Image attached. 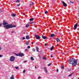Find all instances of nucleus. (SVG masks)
Masks as SVG:
<instances>
[{
    "label": "nucleus",
    "instance_id": "nucleus-1",
    "mask_svg": "<svg viewBox=\"0 0 79 79\" xmlns=\"http://www.w3.org/2000/svg\"><path fill=\"white\" fill-rule=\"evenodd\" d=\"M8 23H7L6 21L4 20L3 23V25L4 26V27L6 29L13 27H15L16 25H13L11 24H8Z\"/></svg>",
    "mask_w": 79,
    "mask_h": 79
},
{
    "label": "nucleus",
    "instance_id": "nucleus-2",
    "mask_svg": "<svg viewBox=\"0 0 79 79\" xmlns=\"http://www.w3.org/2000/svg\"><path fill=\"white\" fill-rule=\"evenodd\" d=\"M69 63L72 64V66H76L77 65V60L74 58H71L69 60Z\"/></svg>",
    "mask_w": 79,
    "mask_h": 79
},
{
    "label": "nucleus",
    "instance_id": "nucleus-3",
    "mask_svg": "<svg viewBox=\"0 0 79 79\" xmlns=\"http://www.w3.org/2000/svg\"><path fill=\"white\" fill-rule=\"evenodd\" d=\"M15 55L16 56H24V55L23 54V53H19L18 54H17L16 53H15Z\"/></svg>",
    "mask_w": 79,
    "mask_h": 79
},
{
    "label": "nucleus",
    "instance_id": "nucleus-4",
    "mask_svg": "<svg viewBox=\"0 0 79 79\" xmlns=\"http://www.w3.org/2000/svg\"><path fill=\"white\" fill-rule=\"evenodd\" d=\"M15 60V56H12L10 57V61H14Z\"/></svg>",
    "mask_w": 79,
    "mask_h": 79
},
{
    "label": "nucleus",
    "instance_id": "nucleus-5",
    "mask_svg": "<svg viewBox=\"0 0 79 79\" xmlns=\"http://www.w3.org/2000/svg\"><path fill=\"white\" fill-rule=\"evenodd\" d=\"M35 37L36 38V39H38L39 40V39H40V37H39V35L37 34H35Z\"/></svg>",
    "mask_w": 79,
    "mask_h": 79
},
{
    "label": "nucleus",
    "instance_id": "nucleus-6",
    "mask_svg": "<svg viewBox=\"0 0 79 79\" xmlns=\"http://www.w3.org/2000/svg\"><path fill=\"white\" fill-rule=\"evenodd\" d=\"M62 2L64 6H67V4L65 3L64 1H62Z\"/></svg>",
    "mask_w": 79,
    "mask_h": 79
},
{
    "label": "nucleus",
    "instance_id": "nucleus-7",
    "mask_svg": "<svg viewBox=\"0 0 79 79\" xmlns=\"http://www.w3.org/2000/svg\"><path fill=\"white\" fill-rule=\"evenodd\" d=\"M77 23L74 26V30L75 29H77Z\"/></svg>",
    "mask_w": 79,
    "mask_h": 79
},
{
    "label": "nucleus",
    "instance_id": "nucleus-8",
    "mask_svg": "<svg viewBox=\"0 0 79 79\" xmlns=\"http://www.w3.org/2000/svg\"><path fill=\"white\" fill-rule=\"evenodd\" d=\"M43 69H44L45 72L46 73H47V68L45 67L43 68Z\"/></svg>",
    "mask_w": 79,
    "mask_h": 79
},
{
    "label": "nucleus",
    "instance_id": "nucleus-9",
    "mask_svg": "<svg viewBox=\"0 0 79 79\" xmlns=\"http://www.w3.org/2000/svg\"><path fill=\"white\" fill-rule=\"evenodd\" d=\"M26 39H27V40H29V39H30V37H29V35H27L26 36Z\"/></svg>",
    "mask_w": 79,
    "mask_h": 79
},
{
    "label": "nucleus",
    "instance_id": "nucleus-10",
    "mask_svg": "<svg viewBox=\"0 0 79 79\" xmlns=\"http://www.w3.org/2000/svg\"><path fill=\"white\" fill-rule=\"evenodd\" d=\"M42 38H43V39H48V38H46L45 37V36H44L43 35H42Z\"/></svg>",
    "mask_w": 79,
    "mask_h": 79
},
{
    "label": "nucleus",
    "instance_id": "nucleus-11",
    "mask_svg": "<svg viewBox=\"0 0 79 79\" xmlns=\"http://www.w3.org/2000/svg\"><path fill=\"white\" fill-rule=\"evenodd\" d=\"M55 34H51L50 37H55Z\"/></svg>",
    "mask_w": 79,
    "mask_h": 79
},
{
    "label": "nucleus",
    "instance_id": "nucleus-12",
    "mask_svg": "<svg viewBox=\"0 0 79 79\" xmlns=\"http://www.w3.org/2000/svg\"><path fill=\"white\" fill-rule=\"evenodd\" d=\"M15 78H14V75H11V77H10V79H14Z\"/></svg>",
    "mask_w": 79,
    "mask_h": 79
},
{
    "label": "nucleus",
    "instance_id": "nucleus-13",
    "mask_svg": "<svg viewBox=\"0 0 79 79\" xmlns=\"http://www.w3.org/2000/svg\"><path fill=\"white\" fill-rule=\"evenodd\" d=\"M56 42H60V39H58V38H56Z\"/></svg>",
    "mask_w": 79,
    "mask_h": 79
},
{
    "label": "nucleus",
    "instance_id": "nucleus-14",
    "mask_svg": "<svg viewBox=\"0 0 79 79\" xmlns=\"http://www.w3.org/2000/svg\"><path fill=\"white\" fill-rule=\"evenodd\" d=\"M36 50L38 52H39V48L37 46H36Z\"/></svg>",
    "mask_w": 79,
    "mask_h": 79
},
{
    "label": "nucleus",
    "instance_id": "nucleus-15",
    "mask_svg": "<svg viewBox=\"0 0 79 79\" xmlns=\"http://www.w3.org/2000/svg\"><path fill=\"white\" fill-rule=\"evenodd\" d=\"M53 46H52V48H51V49H50V50H51V51H52V50H53Z\"/></svg>",
    "mask_w": 79,
    "mask_h": 79
},
{
    "label": "nucleus",
    "instance_id": "nucleus-16",
    "mask_svg": "<svg viewBox=\"0 0 79 79\" xmlns=\"http://www.w3.org/2000/svg\"><path fill=\"white\" fill-rule=\"evenodd\" d=\"M30 21H33V20H34V18H31V19H29Z\"/></svg>",
    "mask_w": 79,
    "mask_h": 79
},
{
    "label": "nucleus",
    "instance_id": "nucleus-17",
    "mask_svg": "<svg viewBox=\"0 0 79 79\" xmlns=\"http://www.w3.org/2000/svg\"><path fill=\"white\" fill-rule=\"evenodd\" d=\"M31 59L32 61H33V60H34V58H33L32 57H31Z\"/></svg>",
    "mask_w": 79,
    "mask_h": 79
},
{
    "label": "nucleus",
    "instance_id": "nucleus-18",
    "mask_svg": "<svg viewBox=\"0 0 79 79\" xmlns=\"http://www.w3.org/2000/svg\"><path fill=\"white\" fill-rule=\"evenodd\" d=\"M31 5H34V3L33 2L31 3L30 4V6H31Z\"/></svg>",
    "mask_w": 79,
    "mask_h": 79
},
{
    "label": "nucleus",
    "instance_id": "nucleus-19",
    "mask_svg": "<svg viewBox=\"0 0 79 79\" xmlns=\"http://www.w3.org/2000/svg\"><path fill=\"white\" fill-rule=\"evenodd\" d=\"M29 26V24H27L26 26V27H28Z\"/></svg>",
    "mask_w": 79,
    "mask_h": 79
},
{
    "label": "nucleus",
    "instance_id": "nucleus-20",
    "mask_svg": "<svg viewBox=\"0 0 79 79\" xmlns=\"http://www.w3.org/2000/svg\"><path fill=\"white\" fill-rule=\"evenodd\" d=\"M73 73H72L71 74L69 75V77H71L72 75H73Z\"/></svg>",
    "mask_w": 79,
    "mask_h": 79
},
{
    "label": "nucleus",
    "instance_id": "nucleus-21",
    "mask_svg": "<svg viewBox=\"0 0 79 79\" xmlns=\"http://www.w3.org/2000/svg\"><path fill=\"white\" fill-rule=\"evenodd\" d=\"M15 68L16 69H19V67H15Z\"/></svg>",
    "mask_w": 79,
    "mask_h": 79
},
{
    "label": "nucleus",
    "instance_id": "nucleus-22",
    "mask_svg": "<svg viewBox=\"0 0 79 79\" xmlns=\"http://www.w3.org/2000/svg\"><path fill=\"white\" fill-rule=\"evenodd\" d=\"M11 16H13V17L15 16H16V15L15 14H12L11 15Z\"/></svg>",
    "mask_w": 79,
    "mask_h": 79
},
{
    "label": "nucleus",
    "instance_id": "nucleus-23",
    "mask_svg": "<svg viewBox=\"0 0 79 79\" xmlns=\"http://www.w3.org/2000/svg\"><path fill=\"white\" fill-rule=\"evenodd\" d=\"M25 44L27 45H29V43L27 42L26 43H25Z\"/></svg>",
    "mask_w": 79,
    "mask_h": 79
},
{
    "label": "nucleus",
    "instance_id": "nucleus-24",
    "mask_svg": "<svg viewBox=\"0 0 79 79\" xmlns=\"http://www.w3.org/2000/svg\"><path fill=\"white\" fill-rule=\"evenodd\" d=\"M43 60H46V59H47V58H46V57H43Z\"/></svg>",
    "mask_w": 79,
    "mask_h": 79
},
{
    "label": "nucleus",
    "instance_id": "nucleus-25",
    "mask_svg": "<svg viewBox=\"0 0 79 79\" xmlns=\"http://www.w3.org/2000/svg\"><path fill=\"white\" fill-rule=\"evenodd\" d=\"M27 48H28V49H29V48H31V47L29 46H27Z\"/></svg>",
    "mask_w": 79,
    "mask_h": 79
},
{
    "label": "nucleus",
    "instance_id": "nucleus-26",
    "mask_svg": "<svg viewBox=\"0 0 79 79\" xmlns=\"http://www.w3.org/2000/svg\"><path fill=\"white\" fill-rule=\"evenodd\" d=\"M22 39L23 40H25V39H26V38L24 37H22Z\"/></svg>",
    "mask_w": 79,
    "mask_h": 79
},
{
    "label": "nucleus",
    "instance_id": "nucleus-27",
    "mask_svg": "<svg viewBox=\"0 0 79 79\" xmlns=\"http://www.w3.org/2000/svg\"><path fill=\"white\" fill-rule=\"evenodd\" d=\"M61 69H64V66H61Z\"/></svg>",
    "mask_w": 79,
    "mask_h": 79
},
{
    "label": "nucleus",
    "instance_id": "nucleus-28",
    "mask_svg": "<svg viewBox=\"0 0 79 79\" xmlns=\"http://www.w3.org/2000/svg\"><path fill=\"white\" fill-rule=\"evenodd\" d=\"M16 3H18L19 2V0H17V1H16Z\"/></svg>",
    "mask_w": 79,
    "mask_h": 79
},
{
    "label": "nucleus",
    "instance_id": "nucleus-29",
    "mask_svg": "<svg viewBox=\"0 0 79 79\" xmlns=\"http://www.w3.org/2000/svg\"><path fill=\"white\" fill-rule=\"evenodd\" d=\"M32 51H33V52H35V49H34V48H33L32 49Z\"/></svg>",
    "mask_w": 79,
    "mask_h": 79
},
{
    "label": "nucleus",
    "instance_id": "nucleus-30",
    "mask_svg": "<svg viewBox=\"0 0 79 79\" xmlns=\"http://www.w3.org/2000/svg\"><path fill=\"white\" fill-rule=\"evenodd\" d=\"M23 73H26V70H24L23 71Z\"/></svg>",
    "mask_w": 79,
    "mask_h": 79
},
{
    "label": "nucleus",
    "instance_id": "nucleus-31",
    "mask_svg": "<svg viewBox=\"0 0 79 79\" xmlns=\"http://www.w3.org/2000/svg\"><path fill=\"white\" fill-rule=\"evenodd\" d=\"M47 13H48V11L45 12V14H47Z\"/></svg>",
    "mask_w": 79,
    "mask_h": 79
},
{
    "label": "nucleus",
    "instance_id": "nucleus-32",
    "mask_svg": "<svg viewBox=\"0 0 79 79\" xmlns=\"http://www.w3.org/2000/svg\"><path fill=\"white\" fill-rule=\"evenodd\" d=\"M2 23H0V27H1V26H2Z\"/></svg>",
    "mask_w": 79,
    "mask_h": 79
},
{
    "label": "nucleus",
    "instance_id": "nucleus-33",
    "mask_svg": "<svg viewBox=\"0 0 79 79\" xmlns=\"http://www.w3.org/2000/svg\"><path fill=\"white\" fill-rule=\"evenodd\" d=\"M57 73H58V69H57L56 70Z\"/></svg>",
    "mask_w": 79,
    "mask_h": 79
},
{
    "label": "nucleus",
    "instance_id": "nucleus-34",
    "mask_svg": "<svg viewBox=\"0 0 79 79\" xmlns=\"http://www.w3.org/2000/svg\"><path fill=\"white\" fill-rule=\"evenodd\" d=\"M27 62V61H26V60H24L23 61V63H26Z\"/></svg>",
    "mask_w": 79,
    "mask_h": 79
},
{
    "label": "nucleus",
    "instance_id": "nucleus-35",
    "mask_svg": "<svg viewBox=\"0 0 79 79\" xmlns=\"http://www.w3.org/2000/svg\"><path fill=\"white\" fill-rule=\"evenodd\" d=\"M51 65V64L50 63V64H48V66H50Z\"/></svg>",
    "mask_w": 79,
    "mask_h": 79
},
{
    "label": "nucleus",
    "instance_id": "nucleus-36",
    "mask_svg": "<svg viewBox=\"0 0 79 79\" xmlns=\"http://www.w3.org/2000/svg\"><path fill=\"white\" fill-rule=\"evenodd\" d=\"M19 5H20V4H19L17 5V6H19Z\"/></svg>",
    "mask_w": 79,
    "mask_h": 79
},
{
    "label": "nucleus",
    "instance_id": "nucleus-37",
    "mask_svg": "<svg viewBox=\"0 0 79 79\" xmlns=\"http://www.w3.org/2000/svg\"><path fill=\"white\" fill-rule=\"evenodd\" d=\"M25 51H27V50H28V49H25Z\"/></svg>",
    "mask_w": 79,
    "mask_h": 79
},
{
    "label": "nucleus",
    "instance_id": "nucleus-38",
    "mask_svg": "<svg viewBox=\"0 0 79 79\" xmlns=\"http://www.w3.org/2000/svg\"><path fill=\"white\" fill-rule=\"evenodd\" d=\"M41 77H38V79H40Z\"/></svg>",
    "mask_w": 79,
    "mask_h": 79
},
{
    "label": "nucleus",
    "instance_id": "nucleus-39",
    "mask_svg": "<svg viewBox=\"0 0 79 79\" xmlns=\"http://www.w3.org/2000/svg\"><path fill=\"white\" fill-rule=\"evenodd\" d=\"M47 45V44H44V46H46Z\"/></svg>",
    "mask_w": 79,
    "mask_h": 79
},
{
    "label": "nucleus",
    "instance_id": "nucleus-40",
    "mask_svg": "<svg viewBox=\"0 0 79 79\" xmlns=\"http://www.w3.org/2000/svg\"><path fill=\"white\" fill-rule=\"evenodd\" d=\"M34 23V22H31V23H30V24H32V23Z\"/></svg>",
    "mask_w": 79,
    "mask_h": 79
},
{
    "label": "nucleus",
    "instance_id": "nucleus-41",
    "mask_svg": "<svg viewBox=\"0 0 79 79\" xmlns=\"http://www.w3.org/2000/svg\"><path fill=\"white\" fill-rule=\"evenodd\" d=\"M37 44L38 45H40V44L39 43H38Z\"/></svg>",
    "mask_w": 79,
    "mask_h": 79
},
{
    "label": "nucleus",
    "instance_id": "nucleus-42",
    "mask_svg": "<svg viewBox=\"0 0 79 79\" xmlns=\"http://www.w3.org/2000/svg\"><path fill=\"white\" fill-rule=\"evenodd\" d=\"M0 57H2V55H0Z\"/></svg>",
    "mask_w": 79,
    "mask_h": 79
},
{
    "label": "nucleus",
    "instance_id": "nucleus-43",
    "mask_svg": "<svg viewBox=\"0 0 79 79\" xmlns=\"http://www.w3.org/2000/svg\"><path fill=\"white\" fill-rule=\"evenodd\" d=\"M2 50V48L0 47V50Z\"/></svg>",
    "mask_w": 79,
    "mask_h": 79
},
{
    "label": "nucleus",
    "instance_id": "nucleus-44",
    "mask_svg": "<svg viewBox=\"0 0 79 79\" xmlns=\"http://www.w3.org/2000/svg\"><path fill=\"white\" fill-rule=\"evenodd\" d=\"M70 3H73V2H72V1H70Z\"/></svg>",
    "mask_w": 79,
    "mask_h": 79
},
{
    "label": "nucleus",
    "instance_id": "nucleus-45",
    "mask_svg": "<svg viewBox=\"0 0 79 79\" xmlns=\"http://www.w3.org/2000/svg\"><path fill=\"white\" fill-rule=\"evenodd\" d=\"M51 57H53V56H52V55H51Z\"/></svg>",
    "mask_w": 79,
    "mask_h": 79
},
{
    "label": "nucleus",
    "instance_id": "nucleus-46",
    "mask_svg": "<svg viewBox=\"0 0 79 79\" xmlns=\"http://www.w3.org/2000/svg\"><path fill=\"white\" fill-rule=\"evenodd\" d=\"M23 15H25V14L23 13Z\"/></svg>",
    "mask_w": 79,
    "mask_h": 79
},
{
    "label": "nucleus",
    "instance_id": "nucleus-47",
    "mask_svg": "<svg viewBox=\"0 0 79 79\" xmlns=\"http://www.w3.org/2000/svg\"><path fill=\"white\" fill-rule=\"evenodd\" d=\"M31 44H34V43H33V42H31Z\"/></svg>",
    "mask_w": 79,
    "mask_h": 79
},
{
    "label": "nucleus",
    "instance_id": "nucleus-48",
    "mask_svg": "<svg viewBox=\"0 0 79 79\" xmlns=\"http://www.w3.org/2000/svg\"><path fill=\"white\" fill-rule=\"evenodd\" d=\"M63 54L64 55V52L63 53Z\"/></svg>",
    "mask_w": 79,
    "mask_h": 79
},
{
    "label": "nucleus",
    "instance_id": "nucleus-49",
    "mask_svg": "<svg viewBox=\"0 0 79 79\" xmlns=\"http://www.w3.org/2000/svg\"><path fill=\"white\" fill-rule=\"evenodd\" d=\"M71 71V70H69L68 71Z\"/></svg>",
    "mask_w": 79,
    "mask_h": 79
},
{
    "label": "nucleus",
    "instance_id": "nucleus-50",
    "mask_svg": "<svg viewBox=\"0 0 79 79\" xmlns=\"http://www.w3.org/2000/svg\"><path fill=\"white\" fill-rule=\"evenodd\" d=\"M11 32H14V31H12Z\"/></svg>",
    "mask_w": 79,
    "mask_h": 79
},
{
    "label": "nucleus",
    "instance_id": "nucleus-51",
    "mask_svg": "<svg viewBox=\"0 0 79 79\" xmlns=\"http://www.w3.org/2000/svg\"><path fill=\"white\" fill-rule=\"evenodd\" d=\"M59 45V44H57V46H58Z\"/></svg>",
    "mask_w": 79,
    "mask_h": 79
},
{
    "label": "nucleus",
    "instance_id": "nucleus-52",
    "mask_svg": "<svg viewBox=\"0 0 79 79\" xmlns=\"http://www.w3.org/2000/svg\"><path fill=\"white\" fill-rule=\"evenodd\" d=\"M35 68H36V67H35Z\"/></svg>",
    "mask_w": 79,
    "mask_h": 79
}]
</instances>
